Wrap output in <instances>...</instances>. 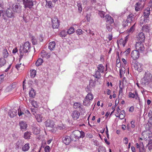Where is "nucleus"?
Wrapping results in <instances>:
<instances>
[{"label": "nucleus", "instance_id": "obj_21", "mask_svg": "<svg viewBox=\"0 0 152 152\" xmlns=\"http://www.w3.org/2000/svg\"><path fill=\"white\" fill-rule=\"evenodd\" d=\"M135 94L133 93L132 92H129V97L130 98H135V99H137L138 97V94L136 90L135 91Z\"/></svg>", "mask_w": 152, "mask_h": 152}, {"label": "nucleus", "instance_id": "obj_30", "mask_svg": "<svg viewBox=\"0 0 152 152\" xmlns=\"http://www.w3.org/2000/svg\"><path fill=\"white\" fill-rule=\"evenodd\" d=\"M27 50L26 49L23 47H21L20 49V55L22 56H23L24 53H26L28 52Z\"/></svg>", "mask_w": 152, "mask_h": 152}, {"label": "nucleus", "instance_id": "obj_12", "mask_svg": "<svg viewBox=\"0 0 152 152\" xmlns=\"http://www.w3.org/2000/svg\"><path fill=\"white\" fill-rule=\"evenodd\" d=\"M80 115L79 112L76 110L74 111L71 114L72 117L74 120H77L79 118Z\"/></svg>", "mask_w": 152, "mask_h": 152}, {"label": "nucleus", "instance_id": "obj_9", "mask_svg": "<svg viewBox=\"0 0 152 152\" xmlns=\"http://www.w3.org/2000/svg\"><path fill=\"white\" fill-rule=\"evenodd\" d=\"M21 7L16 3L14 4L12 6V10L15 12L20 13L21 11Z\"/></svg>", "mask_w": 152, "mask_h": 152}, {"label": "nucleus", "instance_id": "obj_50", "mask_svg": "<svg viewBox=\"0 0 152 152\" xmlns=\"http://www.w3.org/2000/svg\"><path fill=\"white\" fill-rule=\"evenodd\" d=\"M66 35V33L65 31H62L59 34V35L61 37H65Z\"/></svg>", "mask_w": 152, "mask_h": 152}, {"label": "nucleus", "instance_id": "obj_11", "mask_svg": "<svg viewBox=\"0 0 152 152\" xmlns=\"http://www.w3.org/2000/svg\"><path fill=\"white\" fill-rule=\"evenodd\" d=\"M45 125L46 127L53 128L54 126V122L52 120L48 119L45 122Z\"/></svg>", "mask_w": 152, "mask_h": 152}, {"label": "nucleus", "instance_id": "obj_62", "mask_svg": "<svg viewBox=\"0 0 152 152\" xmlns=\"http://www.w3.org/2000/svg\"><path fill=\"white\" fill-rule=\"evenodd\" d=\"M123 142L124 143L126 144H127L128 143V140L126 137H125L124 139Z\"/></svg>", "mask_w": 152, "mask_h": 152}, {"label": "nucleus", "instance_id": "obj_17", "mask_svg": "<svg viewBox=\"0 0 152 152\" xmlns=\"http://www.w3.org/2000/svg\"><path fill=\"white\" fill-rule=\"evenodd\" d=\"M62 140L64 143L66 145H68L70 142L71 139L69 136H66L63 137Z\"/></svg>", "mask_w": 152, "mask_h": 152}, {"label": "nucleus", "instance_id": "obj_60", "mask_svg": "<svg viewBox=\"0 0 152 152\" xmlns=\"http://www.w3.org/2000/svg\"><path fill=\"white\" fill-rule=\"evenodd\" d=\"M145 23H145V21H144V19H140V21L139 24L141 26H142L143 24H145Z\"/></svg>", "mask_w": 152, "mask_h": 152}, {"label": "nucleus", "instance_id": "obj_34", "mask_svg": "<svg viewBox=\"0 0 152 152\" xmlns=\"http://www.w3.org/2000/svg\"><path fill=\"white\" fill-rule=\"evenodd\" d=\"M31 133L29 132H25L24 134V138L25 139H27L30 138Z\"/></svg>", "mask_w": 152, "mask_h": 152}, {"label": "nucleus", "instance_id": "obj_44", "mask_svg": "<svg viewBox=\"0 0 152 152\" xmlns=\"http://www.w3.org/2000/svg\"><path fill=\"white\" fill-rule=\"evenodd\" d=\"M135 23L127 31L128 33L129 34L132 33L134 31L135 29Z\"/></svg>", "mask_w": 152, "mask_h": 152}, {"label": "nucleus", "instance_id": "obj_32", "mask_svg": "<svg viewBox=\"0 0 152 152\" xmlns=\"http://www.w3.org/2000/svg\"><path fill=\"white\" fill-rule=\"evenodd\" d=\"M142 30L143 31H145L147 32H148L150 30V27L148 26V25L146 24L145 25H143L142 27Z\"/></svg>", "mask_w": 152, "mask_h": 152}, {"label": "nucleus", "instance_id": "obj_53", "mask_svg": "<svg viewBox=\"0 0 152 152\" xmlns=\"http://www.w3.org/2000/svg\"><path fill=\"white\" fill-rule=\"evenodd\" d=\"M45 152H50V148L48 145H47L44 148Z\"/></svg>", "mask_w": 152, "mask_h": 152}, {"label": "nucleus", "instance_id": "obj_31", "mask_svg": "<svg viewBox=\"0 0 152 152\" xmlns=\"http://www.w3.org/2000/svg\"><path fill=\"white\" fill-rule=\"evenodd\" d=\"M83 106L79 102H75L73 104V107L74 108L76 109L79 108L82 109Z\"/></svg>", "mask_w": 152, "mask_h": 152}, {"label": "nucleus", "instance_id": "obj_10", "mask_svg": "<svg viewBox=\"0 0 152 152\" xmlns=\"http://www.w3.org/2000/svg\"><path fill=\"white\" fill-rule=\"evenodd\" d=\"M139 52L136 50H134L132 51L131 53V56L134 60H136L139 58L140 56Z\"/></svg>", "mask_w": 152, "mask_h": 152}, {"label": "nucleus", "instance_id": "obj_6", "mask_svg": "<svg viewBox=\"0 0 152 152\" xmlns=\"http://www.w3.org/2000/svg\"><path fill=\"white\" fill-rule=\"evenodd\" d=\"M52 26L53 28H58L59 27L60 22L58 18L54 17L52 19Z\"/></svg>", "mask_w": 152, "mask_h": 152}, {"label": "nucleus", "instance_id": "obj_25", "mask_svg": "<svg viewBox=\"0 0 152 152\" xmlns=\"http://www.w3.org/2000/svg\"><path fill=\"white\" fill-rule=\"evenodd\" d=\"M32 130L33 133L36 135L39 134L40 130L39 127L36 126H34Z\"/></svg>", "mask_w": 152, "mask_h": 152}, {"label": "nucleus", "instance_id": "obj_61", "mask_svg": "<svg viewBox=\"0 0 152 152\" xmlns=\"http://www.w3.org/2000/svg\"><path fill=\"white\" fill-rule=\"evenodd\" d=\"M120 90L119 91V94L120 95V94H122L123 93V89L124 88V87L122 86V87L121 86V85L119 86Z\"/></svg>", "mask_w": 152, "mask_h": 152}, {"label": "nucleus", "instance_id": "obj_22", "mask_svg": "<svg viewBox=\"0 0 152 152\" xmlns=\"http://www.w3.org/2000/svg\"><path fill=\"white\" fill-rule=\"evenodd\" d=\"M125 115V111L124 110H122L120 112L119 115L118 114L117 115V114H116L115 115L117 117H119L120 119L122 120L124 118Z\"/></svg>", "mask_w": 152, "mask_h": 152}, {"label": "nucleus", "instance_id": "obj_45", "mask_svg": "<svg viewBox=\"0 0 152 152\" xmlns=\"http://www.w3.org/2000/svg\"><path fill=\"white\" fill-rule=\"evenodd\" d=\"M148 116L150 118L148 122L150 124H152V110L149 112L148 114Z\"/></svg>", "mask_w": 152, "mask_h": 152}, {"label": "nucleus", "instance_id": "obj_7", "mask_svg": "<svg viewBox=\"0 0 152 152\" xmlns=\"http://www.w3.org/2000/svg\"><path fill=\"white\" fill-rule=\"evenodd\" d=\"M132 64L133 65L134 67L135 70H136L140 72H142L143 70L142 65L138 62H136L134 64L132 62Z\"/></svg>", "mask_w": 152, "mask_h": 152}, {"label": "nucleus", "instance_id": "obj_27", "mask_svg": "<svg viewBox=\"0 0 152 152\" xmlns=\"http://www.w3.org/2000/svg\"><path fill=\"white\" fill-rule=\"evenodd\" d=\"M8 114L11 118H13L17 115V111L16 110H13L12 111L9 112Z\"/></svg>", "mask_w": 152, "mask_h": 152}, {"label": "nucleus", "instance_id": "obj_1", "mask_svg": "<svg viewBox=\"0 0 152 152\" xmlns=\"http://www.w3.org/2000/svg\"><path fill=\"white\" fill-rule=\"evenodd\" d=\"M93 99V95L90 93H88L84 99L83 104L86 106H90Z\"/></svg>", "mask_w": 152, "mask_h": 152}, {"label": "nucleus", "instance_id": "obj_3", "mask_svg": "<svg viewBox=\"0 0 152 152\" xmlns=\"http://www.w3.org/2000/svg\"><path fill=\"white\" fill-rule=\"evenodd\" d=\"M73 134L76 139H79L80 138H83L85 135L84 132L83 131H79L78 130H75L73 132Z\"/></svg>", "mask_w": 152, "mask_h": 152}, {"label": "nucleus", "instance_id": "obj_19", "mask_svg": "<svg viewBox=\"0 0 152 152\" xmlns=\"http://www.w3.org/2000/svg\"><path fill=\"white\" fill-rule=\"evenodd\" d=\"M106 20V24H110L114 23V20L109 15H107L105 16Z\"/></svg>", "mask_w": 152, "mask_h": 152}, {"label": "nucleus", "instance_id": "obj_42", "mask_svg": "<svg viewBox=\"0 0 152 152\" xmlns=\"http://www.w3.org/2000/svg\"><path fill=\"white\" fill-rule=\"evenodd\" d=\"M30 76L31 77H34L36 75V71L34 69H31L30 70Z\"/></svg>", "mask_w": 152, "mask_h": 152}, {"label": "nucleus", "instance_id": "obj_14", "mask_svg": "<svg viewBox=\"0 0 152 152\" xmlns=\"http://www.w3.org/2000/svg\"><path fill=\"white\" fill-rule=\"evenodd\" d=\"M137 38L139 42H144L145 38V35L143 32H140L137 35Z\"/></svg>", "mask_w": 152, "mask_h": 152}, {"label": "nucleus", "instance_id": "obj_8", "mask_svg": "<svg viewBox=\"0 0 152 152\" xmlns=\"http://www.w3.org/2000/svg\"><path fill=\"white\" fill-rule=\"evenodd\" d=\"M23 1L25 8H28L30 9L33 6V2L31 1L28 0H27L26 1L25 0H23Z\"/></svg>", "mask_w": 152, "mask_h": 152}, {"label": "nucleus", "instance_id": "obj_48", "mask_svg": "<svg viewBox=\"0 0 152 152\" xmlns=\"http://www.w3.org/2000/svg\"><path fill=\"white\" fill-rule=\"evenodd\" d=\"M99 152H106L105 148L103 146H99L98 149Z\"/></svg>", "mask_w": 152, "mask_h": 152}, {"label": "nucleus", "instance_id": "obj_39", "mask_svg": "<svg viewBox=\"0 0 152 152\" xmlns=\"http://www.w3.org/2000/svg\"><path fill=\"white\" fill-rule=\"evenodd\" d=\"M43 62V60L41 58H39L36 62L35 64L37 66H39L41 65Z\"/></svg>", "mask_w": 152, "mask_h": 152}, {"label": "nucleus", "instance_id": "obj_54", "mask_svg": "<svg viewBox=\"0 0 152 152\" xmlns=\"http://www.w3.org/2000/svg\"><path fill=\"white\" fill-rule=\"evenodd\" d=\"M31 104L34 107L37 108V107L38 105L36 101L34 100L32 101Z\"/></svg>", "mask_w": 152, "mask_h": 152}, {"label": "nucleus", "instance_id": "obj_41", "mask_svg": "<svg viewBox=\"0 0 152 152\" xmlns=\"http://www.w3.org/2000/svg\"><path fill=\"white\" fill-rule=\"evenodd\" d=\"M96 80H91L89 81V85L91 86L94 87L96 85Z\"/></svg>", "mask_w": 152, "mask_h": 152}, {"label": "nucleus", "instance_id": "obj_55", "mask_svg": "<svg viewBox=\"0 0 152 152\" xmlns=\"http://www.w3.org/2000/svg\"><path fill=\"white\" fill-rule=\"evenodd\" d=\"M99 14L101 18H104L105 12L103 11H99Z\"/></svg>", "mask_w": 152, "mask_h": 152}, {"label": "nucleus", "instance_id": "obj_24", "mask_svg": "<svg viewBox=\"0 0 152 152\" xmlns=\"http://www.w3.org/2000/svg\"><path fill=\"white\" fill-rule=\"evenodd\" d=\"M150 13V9L149 7L146 8L144 10L143 15L144 17L149 18Z\"/></svg>", "mask_w": 152, "mask_h": 152}, {"label": "nucleus", "instance_id": "obj_43", "mask_svg": "<svg viewBox=\"0 0 152 152\" xmlns=\"http://www.w3.org/2000/svg\"><path fill=\"white\" fill-rule=\"evenodd\" d=\"M75 32V29L72 27H70L68 30L67 33L69 34H71Z\"/></svg>", "mask_w": 152, "mask_h": 152}, {"label": "nucleus", "instance_id": "obj_29", "mask_svg": "<svg viewBox=\"0 0 152 152\" xmlns=\"http://www.w3.org/2000/svg\"><path fill=\"white\" fill-rule=\"evenodd\" d=\"M97 68L98 70L101 73H103L105 70V67L102 64H100L98 65Z\"/></svg>", "mask_w": 152, "mask_h": 152}, {"label": "nucleus", "instance_id": "obj_49", "mask_svg": "<svg viewBox=\"0 0 152 152\" xmlns=\"http://www.w3.org/2000/svg\"><path fill=\"white\" fill-rule=\"evenodd\" d=\"M125 73V69L124 67L120 68V77H121L122 75H123Z\"/></svg>", "mask_w": 152, "mask_h": 152}, {"label": "nucleus", "instance_id": "obj_16", "mask_svg": "<svg viewBox=\"0 0 152 152\" xmlns=\"http://www.w3.org/2000/svg\"><path fill=\"white\" fill-rule=\"evenodd\" d=\"M135 18L134 15L132 13L129 14L127 16V22L128 23H131L134 21Z\"/></svg>", "mask_w": 152, "mask_h": 152}, {"label": "nucleus", "instance_id": "obj_52", "mask_svg": "<svg viewBox=\"0 0 152 152\" xmlns=\"http://www.w3.org/2000/svg\"><path fill=\"white\" fill-rule=\"evenodd\" d=\"M24 114V113L22 111H21V110L20 108L18 109V115L20 116Z\"/></svg>", "mask_w": 152, "mask_h": 152}, {"label": "nucleus", "instance_id": "obj_37", "mask_svg": "<svg viewBox=\"0 0 152 152\" xmlns=\"http://www.w3.org/2000/svg\"><path fill=\"white\" fill-rule=\"evenodd\" d=\"M3 55L4 58H7L9 56V53L7 50L4 49L3 50Z\"/></svg>", "mask_w": 152, "mask_h": 152}, {"label": "nucleus", "instance_id": "obj_23", "mask_svg": "<svg viewBox=\"0 0 152 152\" xmlns=\"http://www.w3.org/2000/svg\"><path fill=\"white\" fill-rule=\"evenodd\" d=\"M41 56L43 58H48L50 56V55L45 50H43L41 52Z\"/></svg>", "mask_w": 152, "mask_h": 152}, {"label": "nucleus", "instance_id": "obj_40", "mask_svg": "<svg viewBox=\"0 0 152 152\" xmlns=\"http://www.w3.org/2000/svg\"><path fill=\"white\" fill-rule=\"evenodd\" d=\"M6 63V60L3 58H0V67L4 66Z\"/></svg>", "mask_w": 152, "mask_h": 152}, {"label": "nucleus", "instance_id": "obj_58", "mask_svg": "<svg viewBox=\"0 0 152 152\" xmlns=\"http://www.w3.org/2000/svg\"><path fill=\"white\" fill-rule=\"evenodd\" d=\"M31 41L33 45H35L37 44V41L34 38V37H32Z\"/></svg>", "mask_w": 152, "mask_h": 152}, {"label": "nucleus", "instance_id": "obj_63", "mask_svg": "<svg viewBox=\"0 0 152 152\" xmlns=\"http://www.w3.org/2000/svg\"><path fill=\"white\" fill-rule=\"evenodd\" d=\"M134 107L133 106L131 107L129 109V111L130 112H132L134 111Z\"/></svg>", "mask_w": 152, "mask_h": 152}, {"label": "nucleus", "instance_id": "obj_13", "mask_svg": "<svg viewBox=\"0 0 152 152\" xmlns=\"http://www.w3.org/2000/svg\"><path fill=\"white\" fill-rule=\"evenodd\" d=\"M128 36H126L125 37L124 40L122 38L121 39L118 43V45H119L120 44L121 45L124 47L128 41Z\"/></svg>", "mask_w": 152, "mask_h": 152}, {"label": "nucleus", "instance_id": "obj_38", "mask_svg": "<svg viewBox=\"0 0 152 152\" xmlns=\"http://www.w3.org/2000/svg\"><path fill=\"white\" fill-rule=\"evenodd\" d=\"M141 4L140 2L137 3L135 5V9L136 11H139L141 7Z\"/></svg>", "mask_w": 152, "mask_h": 152}, {"label": "nucleus", "instance_id": "obj_51", "mask_svg": "<svg viewBox=\"0 0 152 152\" xmlns=\"http://www.w3.org/2000/svg\"><path fill=\"white\" fill-rule=\"evenodd\" d=\"M22 141L21 140H19L16 143V148H19L22 145Z\"/></svg>", "mask_w": 152, "mask_h": 152}, {"label": "nucleus", "instance_id": "obj_46", "mask_svg": "<svg viewBox=\"0 0 152 152\" xmlns=\"http://www.w3.org/2000/svg\"><path fill=\"white\" fill-rule=\"evenodd\" d=\"M100 72L99 71L97 70V71H96L95 74L94 75V77L97 79H99L101 75Z\"/></svg>", "mask_w": 152, "mask_h": 152}, {"label": "nucleus", "instance_id": "obj_4", "mask_svg": "<svg viewBox=\"0 0 152 152\" xmlns=\"http://www.w3.org/2000/svg\"><path fill=\"white\" fill-rule=\"evenodd\" d=\"M5 16H6L8 18H12L14 17V13L12 12V10L10 9H8L6 10L5 12H4L3 14V17L4 20H7Z\"/></svg>", "mask_w": 152, "mask_h": 152}, {"label": "nucleus", "instance_id": "obj_28", "mask_svg": "<svg viewBox=\"0 0 152 152\" xmlns=\"http://www.w3.org/2000/svg\"><path fill=\"white\" fill-rule=\"evenodd\" d=\"M30 148L29 144L27 143L25 144L22 147V150L23 151H26L28 150Z\"/></svg>", "mask_w": 152, "mask_h": 152}, {"label": "nucleus", "instance_id": "obj_20", "mask_svg": "<svg viewBox=\"0 0 152 152\" xmlns=\"http://www.w3.org/2000/svg\"><path fill=\"white\" fill-rule=\"evenodd\" d=\"M16 68L20 72H21L24 69L23 64H17L15 66Z\"/></svg>", "mask_w": 152, "mask_h": 152}, {"label": "nucleus", "instance_id": "obj_2", "mask_svg": "<svg viewBox=\"0 0 152 152\" xmlns=\"http://www.w3.org/2000/svg\"><path fill=\"white\" fill-rule=\"evenodd\" d=\"M142 79L145 84L149 83L152 79V76L150 72L147 71L145 72Z\"/></svg>", "mask_w": 152, "mask_h": 152}, {"label": "nucleus", "instance_id": "obj_5", "mask_svg": "<svg viewBox=\"0 0 152 152\" xmlns=\"http://www.w3.org/2000/svg\"><path fill=\"white\" fill-rule=\"evenodd\" d=\"M144 42H136L135 47L136 50L139 51H143L144 50L145 47L143 44Z\"/></svg>", "mask_w": 152, "mask_h": 152}, {"label": "nucleus", "instance_id": "obj_33", "mask_svg": "<svg viewBox=\"0 0 152 152\" xmlns=\"http://www.w3.org/2000/svg\"><path fill=\"white\" fill-rule=\"evenodd\" d=\"M22 47L28 50L30 48V43L28 42H26Z\"/></svg>", "mask_w": 152, "mask_h": 152}, {"label": "nucleus", "instance_id": "obj_47", "mask_svg": "<svg viewBox=\"0 0 152 152\" xmlns=\"http://www.w3.org/2000/svg\"><path fill=\"white\" fill-rule=\"evenodd\" d=\"M111 24H106V28L108 30V31L109 32L111 31L112 29V26L111 25Z\"/></svg>", "mask_w": 152, "mask_h": 152}, {"label": "nucleus", "instance_id": "obj_35", "mask_svg": "<svg viewBox=\"0 0 152 152\" xmlns=\"http://www.w3.org/2000/svg\"><path fill=\"white\" fill-rule=\"evenodd\" d=\"M29 94L30 97H34L35 96V93L34 90L33 88H31L29 92Z\"/></svg>", "mask_w": 152, "mask_h": 152}, {"label": "nucleus", "instance_id": "obj_26", "mask_svg": "<svg viewBox=\"0 0 152 152\" xmlns=\"http://www.w3.org/2000/svg\"><path fill=\"white\" fill-rule=\"evenodd\" d=\"M56 46L55 42L54 41L51 42L49 43L48 48L51 50H53Z\"/></svg>", "mask_w": 152, "mask_h": 152}, {"label": "nucleus", "instance_id": "obj_64", "mask_svg": "<svg viewBox=\"0 0 152 152\" xmlns=\"http://www.w3.org/2000/svg\"><path fill=\"white\" fill-rule=\"evenodd\" d=\"M113 38V35L112 34H109L108 37V39L109 41L112 40Z\"/></svg>", "mask_w": 152, "mask_h": 152}, {"label": "nucleus", "instance_id": "obj_59", "mask_svg": "<svg viewBox=\"0 0 152 152\" xmlns=\"http://www.w3.org/2000/svg\"><path fill=\"white\" fill-rule=\"evenodd\" d=\"M128 23L126 21H124L122 22V26L123 27H125L126 26H128Z\"/></svg>", "mask_w": 152, "mask_h": 152}, {"label": "nucleus", "instance_id": "obj_57", "mask_svg": "<svg viewBox=\"0 0 152 152\" xmlns=\"http://www.w3.org/2000/svg\"><path fill=\"white\" fill-rule=\"evenodd\" d=\"M47 5L48 6V7L50 8L53 7V5L52 4V3L51 1H49L47 2Z\"/></svg>", "mask_w": 152, "mask_h": 152}, {"label": "nucleus", "instance_id": "obj_56", "mask_svg": "<svg viewBox=\"0 0 152 152\" xmlns=\"http://www.w3.org/2000/svg\"><path fill=\"white\" fill-rule=\"evenodd\" d=\"M83 31L80 29H78L76 31V33L78 35H80L83 34Z\"/></svg>", "mask_w": 152, "mask_h": 152}, {"label": "nucleus", "instance_id": "obj_18", "mask_svg": "<svg viewBox=\"0 0 152 152\" xmlns=\"http://www.w3.org/2000/svg\"><path fill=\"white\" fill-rule=\"evenodd\" d=\"M19 125L20 129L23 131L26 130L27 129V125L23 121H20L19 122Z\"/></svg>", "mask_w": 152, "mask_h": 152}, {"label": "nucleus", "instance_id": "obj_36", "mask_svg": "<svg viewBox=\"0 0 152 152\" xmlns=\"http://www.w3.org/2000/svg\"><path fill=\"white\" fill-rule=\"evenodd\" d=\"M36 120L38 122H40L42 121V116L39 114H37L35 116Z\"/></svg>", "mask_w": 152, "mask_h": 152}, {"label": "nucleus", "instance_id": "obj_15", "mask_svg": "<svg viewBox=\"0 0 152 152\" xmlns=\"http://www.w3.org/2000/svg\"><path fill=\"white\" fill-rule=\"evenodd\" d=\"M151 133V132L149 131H146L143 132L142 133V138L146 140L148 138H150V134Z\"/></svg>", "mask_w": 152, "mask_h": 152}]
</instances>
